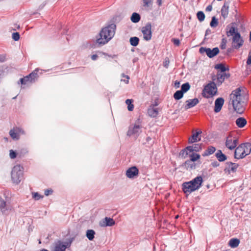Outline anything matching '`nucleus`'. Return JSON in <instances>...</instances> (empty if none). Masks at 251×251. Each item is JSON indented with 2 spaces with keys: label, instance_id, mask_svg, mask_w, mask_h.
<instances>
[{
  "label": "nucleus",
  "instance_id": "obj_1",
  "mask_svg": "<svg viewBox=\"0 0 251 251\" xmlns=\"http://www.w3.org/2000/svg\"><path fill=\"white\" fill-rule=\"evenodd\" d=\"M230 103L234 110L239 114L243 113L245 109L248 96L246 91L242 88H238L232 91L230 96Z\"/></svg>",
  "mask_w": 251,
  "mask_h": 251
},
{
  "label": "nucleus",
  "instance_id": "obj_2",
  "mask_svg": "<svg viewBox=\"0 0 251 251\" xmlns=\"http://www.w3.org/2000/svg\"><path fill=\"white\" fill-rule=\"evenodd\" d=\"M116 26L112 24L102 28L96 39V43L102 46L107 43L114 37L115 33Z\"/></svg>",
  "mask_w": 251,
  "mask_h": 251
},
{
  "label": "nucleus",
  "instance_id": "obj_3",
  "mask_svg": "<svg viewBox=\"0 0 251 251\" xmlns=\"http://www.w3.org/2000/svg\"><path fill=\"white\" fill-rule=\"evenodd\" d=\"M203 182L201 176H198L192 180L184 182L182 184V190L185 194H190L199 189L201 186Z\"/></svg>",
  "mask_w": 251,
  "mask_h": 251
},
{
  "label": "nucleus",
  "instance_id": "obj_4",
  "mask_svg": "<svg viewBox=\"0 0 251 251\" xmlns=\"http://www.w3.org/2000/svg\"><path fill=\"white\" fill-rule=\"evenodd\" d=\"M251 153V144L246 143L240 145L235 151L234 156L236 158L240 159L245 157Z\"/></svg>",
  "mask_w": 251,
  "mask_h": 251
},
{
  "label": "nucleus",
  "instance_id": "obj_5",
  "mask_svg": "<svg viewBox=\"0 0 251 251\" xmlns=\"http://www.w3.org/2000/svg\"><path fill=\"white\" fill-rule=\"evenodd\" d=\"M11 180L13 183L19 184L24 178V168L20 165H15L11 173Z\"/></svg>",
  "mask_w": 251,
  "mask_h": 251
},
{
  "label": "nucleus",
  "instance_id": "obj_6",
  "mask_svg": "<svg viewBox=\"0 0 251 251\" xmlns=\"http://www.w3.org/2000/svg\"><path fill=\"white\" fill-rule=\"evenodd\" d=\"M217 93V88L214 82H210L207 84L202 92V95L205 98H210L215 96Z\"/></svg>",
  "mask_w": 251,
  "mask_h": 251
},
{
  "label": "nucleus",
  "instance_id": "obj_7",
  "mask_svg": "<svg viewBox=\"0 0 251 251\" xmlns=\"http://www.w3.org/2000/svg\"><path fill=\"white\" fill-rule=\"evenodd\" d=\"M238 132L237 131H232L227 136L226 142V147L230 150L234 149L237 145Z\"/></svg>",
  "mask_w": 251,
  "mask_h": 251
},
{
  "label": "nucleus",
  "instance_id": "obj_8",
  "mask_svg": "<svg viewBox=\"0 0 251 251\" xmlns=\"http://www.w3.org/2000/svg\"><path fill=\"white\" fill-rule=\"evenodd\" d=\"M38 71V70L37 69H35L29 75H26L23 78H21L20 79L21 84L22 85H25L34 82L38 77V75L37 74Z\"/></svg>",
  "mask_w": 251,
  "mask_h": 251
},
{
  "label": "nucleus",
  "instance_id": "obj_9",
  "mask_svg": "<svg viewBox=\"0 0 251 251\" xmlns=\"http://www.w3.org/2000/svg\"><path fill=\"white\" fill-rule=\"evenodd\" d=\"M244 41L239 33H236L233 37H232V47L236 50H238L244 44Z\"/></svg>",
  "mask_w": 251,
  "mask_h": 251
},
{
  "label": "nucleus",
  "instance_id": "obj_10",
  "mask_svg": "<svg viewBox=\"0 0 251 251\" xmlns=\"http://www.w3.org/2000/svg\"><path fill=\"white\" fill-rule=\"evenodd\" d=\"M151 24L147 23L145 26L142 28V33L143 35L144 39L146 41H149L151 39L152 33L151 31Z\"/></svg>",
  "mask_w": 251,
  "mask_h": 251
},
{
  "label": "nucleus",
  "instance_id": "obj_11",
  "mask_svg": "<svg viewBox=\"0 0 251 251\" xmlns=\"http://www.w3.org/2000/svg\"><path fill=\"white\" fill-rule=\"evenodd\" d=\"M199 51L201 53H205L209 58H212L219 53V50L218 48H214L211 50L210 48L201 47L199 50Z\"/></svg>",
  "mask_w": 251,
  "mask_h": 251
},
{
  "label": "nucleus",
  "instance_id": "obj_12",
  "mask_svg": "<svg viewBox=\"0 0 251 251\" xmlns=\"http://www.w3.org/2000/svg\"><path fill=\"white\" fill-rule=\"evenodd\" d=\"M202 149L201 144H195L192 146L187 147L184 150V152H186V154H189L190 153L198 152L201 151Z\"/></svg>",
  "mask_w": 251,
  "mask_h": 251
},
{
  "label": "nucleus",
  "instance_id": "obj_13",
  "mask_svg": "<svg viewBox=\"0 0 251 251\" xmlns=\"http://www.w3.org/2000/svg\"><path fill=\"white\" fill-rule=\"evenodd\" d=\"M67 246V243L58 241L54 243L51 251H66Z\"/></svg>",
  "mask_w": 251,
  "mask_h": 251
},
{
  "label": "nucleus",
  "instance_id": "obj_14",
  "mask_svg": "<svg viewBox=\"0 0 251 251\" xmlns=\"http://www.w3.org/2000/svg\"><path fill=\"white\" fill-rule=\"evenodd\" d=\"M139 170L135 167H131L126 171V176L129 178H133L138 176Z\"/></svg>",
  "mask_w": 251,
  "mask_h": 251
},
{
  "label": "nucleus",
  "instance_id": "obj_15",
  "mask_svg": "<svg viewBox=\"0 0 251 251\" xmlns=\"http://www.w3.org/2000/svg\"><path fill=\"white\" fill-rule=\"evenodd\" d=\"M23 133V131L19 127L16 126L10 131L9 134L13 139L18 140Z\"/></svg>",
  "mask_w": 251,
  "mask_h": 251
},
{
  "label": "nucleus",
  "instance_id": "obj_16",
  "mask_svg": "<svg viewBox=\"0 0 251 251\" xmlns=\"http://www.w3.org/2000/svg\"><path fill=\"white\" fill-rule=\"evenodd\" d=\"M238 167V164L228 162L226 163L225 171L228 174L234 173L236 171Z\"/></svg>",
  "mask_w": 251,
  "mask_h": 251
},
{
  "label": "nucleus",
  "instance_id": "obj_17",
  "mask_svg": "<svg viewBox=\"0 0 251 251\" xmlns=\"http://www.w3.org/2000/svg\"><path fill=\"white\" fill-rule=\"evenodd\" d=\"M158 104L156 102L155 104L151 105L148 109V114L151 117H156L158 114V108L156 106Z\"/></svg>",
  "mask_w": 251,
  "mask_h": 251
},
{
  "label": "nucleus",
  "instance_id": "obj_18",
  "mask_svg": "<svg viewBox=\"0 0 251 251\" xmlns=\"http://www.w3.org/2000/svg\"><path fill=\"white\" fill-rule=\"evenodd\" d=\"M224 99L223 98H218L215 101L214 109V111L215 113L219 112L224 104Z\"/></svg>",
  "mask_w": 251,
  "mask_h": 251
},
{
  "label": "nucleus",
  "instance_id": "obj_19",
  "mask_svg": "<svg viewBox=\"0 0 251 251\" xmlns=\"http://www.w3.org/2000/svg\"><path fill=\"white\" fill-rule=\"evenodd\" d=\"M202 133L201 130H197L195 132H193L192 136L189 138V143L192 144L201 140L200 135Z\"/></svg>",
  "mask_w": 251,
  "mask_h": 251
},
{
  "label": "nucleus",
  "instance_id": "obj_20",
  "mask_svg": "<svg viewBox=\"0 0 251 251\" xmlns=\"http://www.w3.org/2000/svg\"><path fill=\"white\" fill-rule=\"evenodd\" d=\"M115 224L114 220L111 218L105 217L102 221L100 223L101 226H111Z\"/></svg>",
  "mask_w": 251,
  "mask_h": 251
},
{
  "label": "nucleus",
  "instance_id": "obj_21",
  "mask_svg": "<svg viewBox=\"0 0 251 251\" xmlns=\"http://www.w3.org/2000/svg\"><path fill=\"white\" fill-rule=\"evenodd\" d=\"M199 101L197 98H195L191 100H188L186 101V104L185 105V108L186 109H189L196 105Z\"/></svg>",
  "mask_w": 251,
  "mask_h": 251
},
{
  "label": "nucleus",
  "instance_id": "obj_22",
  "mask_svg": "<svg viewBox=\"0 0 251 251\" xmlns=\"http://www.w3.org/2000/svg\"><path fill=\"white\" fill-rule=\"evenodd\" d=\"M246 64V70L245 73L246 75H248L251 72V50L249 52Z\"/></svg>",
  "mask_w": 251,
  "mask_h": 251
},
{
  "label": "nucleus",
  "instance_id": "obj_23",
  "mask_svg": "<svg viewBox=\"0 0 251 251\" xmlns=\"http://www.w3.org/2000/svg\"><path fill=\"white\" fill-rule=\"evenodd\" d=\"M229 75L226 73H218L217 75V81L221 84L226 78L229 77Z\"/></svg>",
  "mask_w": 251,
  "mask_h": 251
},
{
  "label": "nucleus",
  "instance_id": "obj_24",
  "mask_svg": "<svg viewBox=\"0 0 251 251\" xmlns=\"http://www.w3.org/2000/svg\"><path fill=\"white\" fill-rule=\"evenodd\" d=\"M140 126H130L127 132V135H136L140 131Z\"/></svg>",
  "mask_w": 251,
  "mask_h": 251
},
{
  "label": "nucleus",
  "instance_id": "obj_25",
  "mask_svg": "<svg viewBox=\"0 0 251 251\" xmlns=\"http://www.w3.org/2000/svg\"><path fill=\"white\" fill-rule=\"evenodd\" d=\"M216 151V148L213 146H209L202 153L203 156H207L212 154Z\"/></svg>",
  "mask_w": 251,
  "mask_h": 251
},
{
  "label": "nucleus",
  "instance_id": "obj_26",
  "mask_svg": "<svg viewBox=\"0 0 251 251\" xmlns=\"http://www.w3.org/2000/svg\"><path fill=\"white\" fill-rule=\"evenodd\" d=\"M215 156L220 162L224 161L226 159V156L222 153L221 150H218L215 154Z\"/></svg>",
  "mask_w": 251,
  "mask_h": 251
},
{
  "label": "nucleus",
  "instance_id": "obj_27",
  "mask_svg": "<svg viewBox=\"0 0 251 251\" xmlns=\"http://www.w3.org/2000/svg\"><path fill=\"white\" fill-rule=\"evenodd\" d=\"M184 166L187 169H194L196 168V164L195 162L187 160L185 162Z\"/></svg>",
  "mask_w": 251,
  "mask_h": 251
},
{
  "label": "nucleus",
  "instance_id": "obj_28",
  "mask_svg": "<svg viewBox=\"0 0 251 251\" xmlns=\"http://www.w3.org/2000/svg\"><path fill=\"white\" fill-rule=\"evenodd\" d=\"M187 155L190 158L189 160L194 162L199 160L201 157V155L195 152H191Z\"/></svg>",
  "mask_w": 251,
  "mask_h": 251
},
{
  "label": "nucleus",
  "instance_id": "obj_29",
  "mask_svg": "<svg viewBox=\"0 0 251 251\" xmlns=\"http://www.w3.org/2000/svg\"><path fill=\"white\" fill-rule=\"evenodd\" d=\"M0 210L2 214H6L7 208L6 206V202L0 198Z\"/></svg>",
  "mask_w": 251,
  "mask_h": 251
},
{
  "label": "nucleus",
  "instance_id": "obj_30",
  "mask_svg": "<svg viewBox=\"0 0 251 251\" xmlns=\"http://www.w3.org/2000/svg\"><path fill=\"white\" fill-rule=\"evenodd\" d=\"M140 19V15L138 13L136 12L133 13L130 17L131 21L134 23H137L139 22Z\"/></svg>",
  "mask_w": 251,
  "mask_h": 251
},
{
  "label": "nucleus",
  "instance_id": "obj_31",
  "mask_svg": "<svg viewBox=\"0 0 251 251\" xmlns=\"http://www.w3.org/2000/svg\"><path fill=\"white\" fill-rule=\"evenodd\" d=\"M228 14V6L226 4H224L221 9V15L225 19L227 17Z\"/></svg>",
  "mask_w": 251,
  "mask_h": 251
},
{
  "label": "nucleus",
  "instance_id": "obj_32",
  "mask_svg": "<svg viewBox=\"0 0 251 251\" xmlns=\"http://www.w3.org/2000/svg\"><path fill=\"white\" fill-rule=\"evenodd\" d=\"M240 243L239 240L236 238H232L229 242V245L233 248L237 247Z\"/></svg>",
  "mask_w": 251,
  "mask_h": 251
},
{
  "label": "nucleus",
  "instance_id": "obj_33",
  "mask_svg": "<svg viewBox=\"0 0 251 251\" xmlns=\"http://www.w3.org/2000/svg\"><path fill=\"white\" fill-rule=\"evenodd\" d=\"M95 235V232L93 229H88L86 231V237L90 241H92L94 239Z\"/></svg>",
  "mask_w": 251,
  "mask_h": 251
},
{
  "label": "nucleus",
  "instance_id": "obj_34",
  "mask_svg": "<svg viewBox=\"0 0 251 251\" xmlns=\"http://www.w3.org/2000/svg\"><path fill=\"white\" fill-rule=\"evenodd\" d=\"M236 33H239V32L237 31V30L236 29V28L234 27L231 26L230 27L229 30L226 31V35L228 37H229V36L233 37Z\"/></svg>",
  "mask_w": 251,
  "mask_h": 251
},
{
  "label": "nucleus",
  "instance_id": "obj_35",
  "mask_svg": "<svg viewBox=\"0 0 251 251\" xmlns=\"http://www.w3.org/2000/svg\"><path fill=\"white\" fill-rule=\"evenodd\" d=\"M129 42L131 45L136 47L139 44V39L137 37H131L129 39Z\"/></svg>",
  "mask_w": 251,
  "mask_h": 251
},
{
  "label": "nucleus",
  "instance_id": "obj_36",
  "mask_svg": "<svg viewBox=\"0 0 251 251\" xmlns=\"http://www.w3.org/2000/svg\"><path fill=\"white\" fill-rule=\"evenodd\" d=\"M237 126H246L247 124V120L243 117L238 118L236 120Z\"/></svg>",
  "mask_w": 251,
  "mask_h": 251
},
{
  "label": "nucleus",
  "instance_id": "obj_37",
  "mask_svg": "<svg viewBox=\"0 0 251 251\" xmlns=\"http://www.w3.org/2000/svg\"><path fill=\"white\" fill-rule=\"evenodd\" d=\"M133 100L132 99H127L126 100V103L127 105L128 110L130 111H133L134 105L132 103Z\"/></svg>",
  "mask_w": 251,
  "mask_h": 251
},
{
  "label": "nucleus",
  "instance_id": "obj_38",
  "mask_svg": "<svg viewBox=\"0 0 251 251\" xmlns=\"http://www.w3.org/2000/svg\"><path fill=\"white\" fill-rule=\"evenodd\" d=\"M215 68L220 70L221 71L220 73H225L226 71L229 70V69L228 68H226L225 66L223 64H219L216 65Z\"/></svg>",
  "mask_w": 251,
  "mask_h": 251
},
{
  "label": "nucleus",
  "instance_id": "obj_39",
  "mask_svg": "<svg viewBox=\"0 0 251 251\" xmlns=\"http://www.w3.org/2000/svg\"><path fill=\"white\" fill-rule=\"evenodd\" d=\"M183 93L181 90L177 91L174 95V98L176 100H178L181 99L183 96Z\"/></svg>",
  "mask_w": 251,
  "mask_h": 251
},
{
  "label": "nucleus",
  "instance_id": "obj_40",
  "mask_svg": "<svg viewBox=\"0 0 251 251\" xmlns=\"http://www.w3.org/2000/svg\"><path fill=\"white\" fill-rule=\"evenodd\" d=\"M190 88V86L189 84L187 82L184 84H183L181 87V91L183 92V93L188 91Z\"/></svg>",
  "mask_w": 251,
  "mask_h": 251
},
{
  "label": "nucleus",
  "instance_id": "obj_41",
  "mask_svg": "<svg viewBox=\"0 0 251 251\" xmlns=\"http://www.w3.org/2000/svg\"><path fill=\"white\" fill-rule=\"evenodd\" d=\"M197 17L200 22H202L205 19V15L202 11H199L197 13Z\"/></svg>",
  "mask_w": 251,
  "mask_h": 251
},
{
  "label": "nucleus",
  "instance_id": "obj_42",
  "mask_svg": "<svg viewBox=\"0 0 251 251\" xmlns=\"http://www.w3.org/2000/svg\"><path fill=\"white\" fill-rule=\"evenodd\" d=\"M218 24V20L215 17H213L210 22V25L211 27H216Z\"/></svg>",
  "mask_w": 251,
  "mask_h": 251
},
{
  "label": "nucleus",
  "instance_id": "obj_43",
  "mask_svg": "<svg viewBox=\"0 0 251 251\" xmlns=\"http://www.w3.org/2000/svg\"><path fill=\"white\" fill-rule=\"evenodd\" d=\"M143 6L148 7L151 4L152 0H143Z\"/></svg>",
  "mask_w": 251,
  "mask_h": 251
},
{
  "label": "nucleus",
  "instance_id": "obj_44",
  "mask_svg": "<svg viewBox=\"0 0 251 251\" xmlns=\"http://www.w3.org/2000/svg\"><path fill=\"white\" fill-rule=\"evenodd\" d=\"M32 197L35 200H39L40 199L43 198V196H40L37 192H34L32 193Z\"/></svg>",
  "mask_w": 251,
  "mask_h": 251
},
{
  "label": "nucleus",
  "instance_id": "obj_45",
  "mask_svg": "<svg viewBox=\"0 0 251 251\" xmlns=\"http://www.w3.org/2000/svg\"><path fill=\"white\" fill-rule=\"evenodd\" d=\"M123 77H125L126 79H122L121 81L125 82L126 84H128L129 82V76L127 75H125L124 74H122Z\"/></svg>",
  "mask_w": 251,
  "mask_h": 251
},
{
  "label": "nucleus",
  "instance_id": "obj_46",
  "mask_svg": "<svg viewBox=\"0 0 251 251\" xmlns=\"http://www.w3.org/2000/svg\"><path fill=\"white\" fill-rule=\"evenodd\" d=\"M12 39L15 41H18L20 39V34L18 32H14L12 34Z\"/></svg>",
  "mask_w": 251,
  "mask_h": 251
},
{
  "label": "nucleus",
  "instance_id": "obj_47",
  "mask_svg": "<svg viewBox=\"0 0 251 251\" xmlns=\"http://www.w3.org/2000/svg\"><path fill=\"white\" fill-rule=\"evenodd\" d=\"M226 46V40L225 38H223L222 40V43L221 44V49H225Z\"/></svg>",
  "mask_w": 251,
  "mask_h": 251
},
{
  "label": "nucleus",
  "instance_id": "obj_48",
  "mask_svg": "<svg viewBox=\"0 0 251 251\" xmlns=\"http://www.w3.org/2000/svg\"><path fill=\"white\" fill-rule=\"evenodd\" d=\"M9 156L10 157L11 159H14L16 157V153L12 150H10V153H9Z\"/></svg>",
  "mask_w": 251,
  "mask_h": 251
},
{
  "label": "nucleus",
  "instance_id": "obj_49",
  "mask_svg": "<svg viewBox=\"0 0 251 251\" xmlns=\"http://www.w3.org/2000/svg\"><path fill=\"white\" fill-rule=\"evenodd\" d=\"M172 41L176 46H178L180 45V41L178 39H172Z\"/></svg>",
  "mask_w": 251,
  "mask_h": 251
},
{
  "label": "nucleus",
  "instance_id": "obj_50",
  "mask_svg": "<svg viewBox=\"0 0 251 251\" xmlns=\"http://www.w3.org/2000/svg\"><path fill=\"white\" fill-rule=\"evenodd\" d=\"M52 193V190L51 189H47L45 191V195L46 196H49L50 194H51Z\"/></svg>",
  "mask_w": 251,
  "mask_h": 251
},
{
  "label": "nucleus",
  "instance_id": "obj_51",
  "mask_svg": "<svg viewBox=\"0 0 251 251\" xmlns=\"http://www.w3.org/2000/svg\"><path fill=\"white\" fill-rule=\"evenodd\" d=\"M180 86V82L178 81H177L176 80L175 82V83H174V86L176 87V88H178Z\"/></svg>",
  "mask_w": 251,
  "mask_h": 251
},
{
  "label": "nucleus",
  "instance_id": "obj_52",
  "mask_svg": "<svg viewBox=\"0 0 251 251\" xmlns=\"http://www.w3.org/2000/svg\"><path fill=\"white\" fill-rule=\"evenodd\" d=\"M98 58V55L97 54H93L91 55V59L93 60H96Z\"/></svg>",
  "mask_w": 251,
  "mask_h": 251
},
{
  "label": "nucleus",
  "instance_id": "obj_53",
  "mask_svg": "<svg viewBox=\"0 0 251 251\" xmlns=\"http://www.w3.org/2000/svg\"><path fill=\"white\" fill-rule=\"evenodd\" d=\"M5 60V56L4 55H0V61L4 62Z\"/></svg>",
  "mask_w": 251,
  "mask_h": 251
},
{
  "label": "nucleus",
  "instance_id": "obj_54",
  "mask_svg": "<svg viewBox=\"0 0 251 251\" xmlns=\"http://www.w3.org/2000/svg\"><path fill=\"white\" fill-rule=\"evenodd\" d=\"M212 9V6H211V5H208V6L206 7V10L207 11H211Z\"/></svg>",
  "mask_w": 251,
  "mask_h": 251
},
{
  "label": "nucleus",
  "instance_id": "obj_55",
  "mask_svg": "<svg viewBox=\"0 0 251 251\" xmlns=\"http://www.w3.org/2000/svg\"><path fill=\"white\" fill-rule=\"evenodd\" d=\"M156 2L159 6H161L162 5V0H157Z\"/></svg>",
  "mask_w": 251,
  "mask_h": 251
},
{
  "label": "nucleus",
  "instance_id": "obj_56",
  "mask_svg": "<svg viewBox=\"0 0 251 251\" xmlns=\"http://www.w3.org/2000/svg\"><path fill=\"white\" fill-rule=\"evenodd\" d=\"M138 60V58H137V57H135V58H133V60H132V61H133V63H135V62H136V61H137Z\"/></svg>",
  "mask_w": 251,
  "mask_h": 251
},
{
  "label": "nucleus",
  "instance_id": "obj_57",
  "mask_svg": "<svg viewBox=\"0 0 251 251\" xmlns=\"http://www.w3.org/2000/svg\"><path fill=\"white\" fill-rule=\"evenodd\" d=\"M209 32H210V30H206V34H205L206 35V34H208V33H209Z\"/></svg>",
  "mask_w": 251,
  "mask_h": 251
},
{
  "label": "nucleus",
  "instance_id": "obj_58",
  "mask_svg": "<svg viewBox=\"0 0 251 251\" xmlns=\"http://www.w3.org/2000/svg\"><path fill=\"white\" fill-rule=\"evenodd\" d=\"M250 41L251 42V31L250 32Z\"/></svg>",
  "mask_w": 251,
  "mask_h": 251
},
{
  "label": "nucleus",
  "instance_id": "obj_59",
  "mask_svg": "<svg viewBox=\"0 0 251 251\" xmlns=\"http://www.w3.org/2000/svg\"><path fill=\"white\" fill-rule=\"evenodd\" d=\"M40 251H48L47 250H46V249H42Z\"/></svg>",
  "mask_w": 251,
  "mask_h": 251
},
{
  "label": "nucleus",
  "instance_id": "obj_60",
  "mask_svg": "<svg viewBox=\"0 0 251 251\" xmlns=\"http://www.w3.org/2000/svg\"><path fill=\"white\" fill-rule=\"evenodd\" d=\"M147 141H149L150 140H151V138L150 137H148Z\"/></svg>",
  "mask_w": 251,
  "mask_h": 251
},
{
  "label": "nucleus",
  "instance_id": "obj_61",
  "mask_svg": "<svg viewBox=\"0 0 251 251\" xmlns=\"http://www.w3.org/2000/svg\"><path fill=\"white\" fill-rule=\"evenodd\" d=\"M217 163V162H215V164H213V166H216Z\"/></svg>",
  "mask_w": 251,
  "mask_h": 251
},
{
  "label": "nucleus",
  "instance_id": "obj_62",
  "mask_svg": "<svg viewBox=\"0 0 251 251\" xmlns=\"http://www.w3.org/2000/svg\"><path fill=\"white\" fill-rule=\"evenodd\" d=\"M217 163V162H215V164H213V166H216Z\"/></svg>",
  "mask_w": 251,
  "mask_h": 251
},
{
  "label": "nucleus",
  "instance_id": "obj_63",
  "mask_svg": "<svg viewBox=\"0 0 251 251\" xmlns=\"http://www.w3.org/2000/svg\"><path fill=\"white\" fill-rule=\"evenodd\" d=\"M217 163V162H215V164H213V166H216Z\"/></svg>",
  "mask_w": 251,
  "mask_h": 251
},
{
  "label": "nucleus",
  "instance_id": "obj_64",
  "mask_svg": "<svg viewBox=\"0 0 251 251\" xmlns=\"http://www.w3.org/2000/svg\"><path fill=\"white\" fill-rule=\"evenodd\" d=\"M178 216L177 215V216H176V218H178Z\"/></svg>",
  "mask_w": 251,
  "mask_h": 251
}]
</instances>
